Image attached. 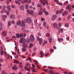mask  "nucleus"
I'll use <instances>...</instances> for the list:
<instances>
[{
  "instance_id": "nucleus-1",
  "label": "nucleus",
  "mask_w": 74,
  "mask_h": 74,
  "mask_svg": "<svg viewBox=\"0 0 74 74\" xmlns=\"http://www.w3.org/2000/svg\"><path fill=\"white\" fill-rule=\"evenodd\" d=\"M23 21H22V23L21 22V21H20L18 22H17L16 23V25L17 26L20 25L21 26H25V24L23 23Z\"/></svg>"
},
{
  "instance_id": "nucleus-2",
  "label": "nucleus",
  "mask_w": 74,
  "mask_h": 74,
  "mask_svg": "<svg viewBox=\"0 0 74 74\" xmlns=\"http://www.w3.org/2000/svg\"><path fill=\"white\" fill-rule=\"evenodd\" d=\"M24 22L25 23H27V22L28 23H30L32 22V21L31 18L30 17H28L26 19H25L24 20Z\"/></svg>"
},
{
  "instance_id": "nucleus-3",
  "label": "nucleus",
  "mask_w": 74,
  "mask_h": 74,
  "mask_svg": "<svg viewBox=\"0 0 74 74\" xmlns=\"http://www.w3.org/2000/svg\"><path fill=\"white\" fill-rule=\"evenodd\" d=\"M29 40L30 42H32L35 40V38L33 34L31 35L29 37Z\"/></svg>"
},
{
  "instance_id": "nucleus-4",
  "label": "nucleus",
  "mask_w": 74,
  "mask_h": 74,
  "mask_svg": "<svg viewBox=\"0 0 74 74\" xmlns=\"http://www.w3.org/2000/svg\"><path fill=\"white\" fill-rule=\"evenodd\" d=\"M16 36L17 38H20L21 37H22L23 36V34L21 33L20 34H16Z\"/></svg>"
},
{
  "instance_id": "nucleus-5",
  "label": "nucleus",
  "mask_w": 74,
  "mask_h": 74,
  "mask_svg": "<svg viewBox=\"0 0 74 74\" xmlns=\"http://www.w3.org/2000/svg\"><path fill=\"white\" fill-rule=\"evenodd\" d=\"M27 13L28 14H30L31 15H33L34 14V11L33 10H31L30 11L29 10H27Z\"/></svg>"
},
{
  "instance_id": "nucleus-6",
  "label": "nucleus",
  "mask_w": 74,
  "mask_h": 74,
  "mask_svg": "<svg viewBox=\"0 0 74 74\" xmlns=\"http://www.w3.org/2000/svg\"><path fill=\"white\" fill-rule=\"evenodd\" d=\"M36 38L37 39V40H38V41H39V44L40 45H41L42 44V38H40H40L38 37V36H37L36 37Z\"/></svg>"
},
{
  "instance_id": "nucleus-7",
  "label": "nucleus",
  "mask_w": 74,
  "mask_h": 74,
  "mask_svg": "<svg viewBox=\"0 0 74 74\" xmlns=\"http://www.w3.org/2000/svg\"><path fill=\"white\" fill-rule=\"evenodd\" d=\"M25 38H21L19 40V42L20 43H23V44L25 43Z\"/></svg>"
},
{
  "instance_id": "nucleus-8",
  "label": "nucleus",
  "mask_w": 74,
  "mask_h": 74,
  "mask_svg": "<svg viewBox=\"0 0 74 74\" xmlns=\"http://www.w3.org/2000/svg\"><path fill=\"white\" fill-rule=\"evenodd\" d=\"M45 10V9H42L41 10V11L44 12L46 15L47 16L49 15V13L47 12H46Z\"/></svg>"
},
{
  "instance_id": "nucleus-9",
  "label": "nucleus",
  "mask_w": 74,
  "mask_h": 74,
  "mask_svg": "<svg viewBox=\"0 0 74 74\" xmlns=\"http://www.w3.org/2000/svg\"><path fill=\"white\" fill-rule=\"evenodd\" d=\"M10 18L14 20L15 19V16L14 14H11L10 16Z\"/></svg>"
},
{
  "instance_id": "nucleus-10",
  "label": "nucleus",
  "mask_w": 74,
  "mask_h": 74,
  "mask_svg": "<svg viewBox=\"0 0 74 74\" xmlns=\"http://www.w3.org/2000/svg\"><path fill=\"white\" fill-rule=\"evenodd\" d=\"M7 33L5 31H3L2 32V35L3 36H5L7 35Z\"/></svg>"
},
{
  "instance_id": "nucleus-11",
  "label": "nucleus",
  "mask_w": 74,
  "mask_h": 74,
  "mask_svg": "<svg viewBox=\"0 0 74 74\" xmlns=\"http://www.w3.org/2000/svg\"><path fill=\"white\" fill-rule=\"evenodd\" d=\"M57 17V15H55L53 16V17H52L51 19L52 21H54L55 20V18Z\"/></svg>"
},
{
  "instance_id": "nucleus-12",
  "label": "nucleus",
  "mask_w": 74,
  "mask_h": 74,
  "mask_svg": "<svg viewBox=\"0 0 74 74\" xmlns=\"http://www.w3.org/2000/svg\"><path fill=\"white\" fill-rule=\"evenodd\" d=\"M40 55H41V56H40V57L42 58L43 57L44 54V53L43 51H41L40 52Z\"/></svg>"
},
{
  "instance_id": "nucleus-13",
  "label": "nucleus",
  "mask_w": 74,
  "mask_h": 74,
  "mask_svg": "<svg viewBox=\"0 0 74 74\" xmlns=\"http://www.w3.org/2000/svg\"><path fill=\"white\" fill-rule=\"evenodd\" d=\"M71 5H68V6L66 7V8L67 9H68L69 10V12H70L71 10Z\"/></svg>"
},
{
  "instance_id": "nucleus-14",
  "label": "nucleus",
  "mask_w": 74,
  "mask_h": 74,
  "mask_svg": "<svg viewBox=\"0 0 74 74\" xmlns=\"http://www.w3.org/2000/svg\"><path fill=\"white\" fill-rule=\"evenodd\" d=\"M22 46L25 48H27L28 47L27 45L25 43L23 44Z\"/></svg>"
},
{
  "instance_id": "nucleus-15",
  "label": "nucleus",
  "mask_w": 74,
  "mask_h": 74,
  "mask_svg": "<svg viewBox=\"0 0 74 74\" xmlns=\"http://www.w3.org/2000/svg\"><path fill=\"white\" fill-rule=\"evenodd\" d=\"M32 71L33 72H37V71H36V69L34 68H32Z\"/></svg>"
},
{
  "instance_id": "nucleus-16",
  "label": "nucleus",
  "mask_w": 74,
  "mask_h": 74,
  "mask_svg": "<svg viewBox=\"0 0 74 74\" xmlns=\"http://www.w3.org/2000/svg\"><path fill=\"white\" fill-rule=\"evenodd\" d=\"M12 69L15 71H16L17 70V68L16 67V65H15L12 67Z\"/></svg>"
},
{
  "instance_id": "nucleus-17",
  "label": "nucleus",
  "mask_w": 74,
  "mask_h": 74,
  "mask_svg": "<svg viewBox=\"0 0 74 74\" xmlns=\"http://www.w3.org/2000/svg\"><path fill=\"white\" fill-rule=\"evenodd\" d=\"M49 73H50V74H54V73H53V70H49Z\"/></svg>"
},
{
  "instance_id": "nucleus-18",
  "label": "nucleus",
  "mask_w": 74,
  "mask_h": 74,
  "mask_svg": "<svg viewBox=\"0 0 74 74\" xmlns=\"http://www.w3.org/2000/svg\"><path fill=\"white\" fill-rule=\"evenodd\" d=\"M69 12L67 11H65L62 14V15L64 16L65 14H67Z\"/></svg>"
},
{
  "instance_id": "nucleus-19",
  "label": "nucleus",
  "mask_w": 74,
  "mask_h": 74,
  "mask_svg": "<svg viewBox=\"0 0 74 74\" xmlns=\"http://www.w3.org/2000/svg\"><path fill=\"white\" fill-rule=\"evenodd\" d=\"M14 63H17V64H18L19 63V61L16 60H14Z\"/></svg>"
},
{
  "instance_id": "nucleus-20",
  "label": "nucleus",
  "mask_w": 74,
  "mask_h": 74,
  "mask_svg": "<svg viewBox=\"0 0 74 74\" xmlns=\"http://www.w3.org/2000/svg\"><path fill=\"white\" fill-rule=\"evenodd\" d=\"M42 9H41V11H39V12H38V15H42L43 14V13L42 12V11H41V10H42Z\"/></svg>"
},
{
  "instance_id": "nucleus-21",
  "label": "nucleus",
  "mask_w": 74,
  "mask_h": 74,
  "mask_svg": "<svg viewBox=\"0 0 74 74\" xmlns=\"http://www.w3.org/2000/svg\"><path fill=\"white\" fill-rule=\"evenodd\" d=\"M20 9L21 10H23L24 8V5H22L20 7Z\"/></svg>"
},
{
  "instance_id": "nucleus-22",
  "label": "nucleus",
  "mask_w": 74,
  "mask_h": 74,
  "mask_svg": "<svg viewBox=\"0 0 74 74\" xmlns=\"http://www.w3.org/2000/svg\"><path fill=\"white\" fill-rule=\"evenodd\" d=\"M58 24L56 23H55L53 24V27L54 28H56Z\"/></svg>"
},
{
  "instance_id": "nucleus-23",
  "label": "nucleus",
  "mask_w": 74,
  "mask_h": 74,
  "mask_svg": "<svg viewBox=\"0 0 74 74\" xmlns=\"http://www.w3.org/2000/svg\"><path fill=\"white\" fill-rule=\"evenodd\" d=\"M7 8L8 10H11V7L9 5H8L7 6Z\"/></svg>"
},
{
  "instance_id": "nucleus-24",
  "label": "nucleus",
  "mask_w": 74,
  "mask_h": 74,
  "mask_svg": "<svg viewBox=\"0 0 74 74\" xmlns=\"http://www.w3.org/2000/svg\"><path fill=\"white\" fill-rule=\"evenodd\" d=\"M57 3L58 5H60L61 6H62L63 5L61 3H60L59 1H57Z\"/></svg>"
},
{
  "instance_id": "nucleus-25",
  "label": "nucleus",
  "mask_w": 74,
  "mask_h": 74,
  "mask_svg": "<svg viewBox=\"0 0 74 74\" xmlns=\"http://www.w3.org/2000/svg\"><path fill=\"white\" fill-rule=\"evenodd\" d=\"M29 63H28L27 64H26V65H25V69L26 70V69L27 68V67H28V66L29 65Z\"/></svg>"
},
{
  "instance_id": "nucleus-26",
  "label": "nucleus",
  "mask_w": 74,
  "mask_h": 74,
  "mask_svg": "<svg viewBox=\"0 0 74 74\" xmlns=\"http://www.w3.org/2000/svg\"><path fill=\"white\" fill-rule=\"evenodd\" d=\"M37 6L38 7H39L40 8H42V5L40 4H38Z\"/></svg>"
},
{
  "instance_id": "nucleus-27",
  "label": "nucleus",
  "mask_w": 74,
  "mask_h": 74,
  "mask_svg": "<svg viewBox=\"0 0 74 74\" xmlns=\"http://www.w3.org/2000/svg\"><path fill=\"white\" fill-rule=\"evenodd\" d=\"M26 50V48H25V47H23L22 49V51L24 52Z\"/></svg>"
},
{
  "instance_id": "nucleus-28",
  "label": "nucleus",
  "mask_w": 74,
  "mask_h": 74,
  "mask_svg": "<svg viewBox=\"0 0 74 74\" xmlns=\"http://www.w3.org/2000/svg\"><path fill=\"white\" fill-rule=\"evenodd\" d=\"M43 25L44 27L46 26L47 23L45 22L44 21L43 23Z\"/></svg>"
},
{
  "instance_id": "nucleus-29",
  "label": "nucleus",
  "mask_w": 74,
  "mask_h": 74,
  "mask_svg": "<svg viewBox=\"0 0 74 74\" xmlns=\"http://www.w3.org/2000/svg\"><path fill=\"white\" fill-rule=\"evenodd\" d=\"M42 0H40V1H39V2L40 3H41L43 5H46L45 3H43V2H42Z\"/></svg>"
},
{
  "instance_id": "nucleus-30",
  "label": "nucleus",
  "mask_w": 74,
  "mask_h": 74,
  "mask_svg": "<svg viewBox=\"0 0 74 74\" xmlns=\"http://www.w3.org/2000/svg\"><path fill=\"white\" fill-rule=\"evenodd\" d=\"M68 3L69 2L68 1H66V2H65L64 3V5L65 6L66 5V6Z\"/></svg>"
},
{
  "instance_id": "nucleus-31",
  "label": "nucleus",
  "mask_w": 74,
  "mask_h": 74,
  "mask_svg": "<svg viewBox=\"0 0 74 74\" xmlns=\"http://www.w3.org/2000/svg\"><path fill=\"white\" fill-rule=\"evenodd\" d=\"M48 40H49V42L50 43H51V41L52 40V38H49L48 39Z\"/></svg>"
},
{
  "instance_id": "nucleus-32",
  "label": "nucleus",
  "mask_w": 74,
  "mask_h": 74,
  "mask_svg": "<svg viewBox=\"0 0 74 74\" xmlns=\"http://www.w3.org/2000/svg\"><path fill=\"white\" fill-rule=\"evenodd\" d=\"M34 62L35 63V64L36 65H38L37 64H38V62H37L36 60H34Z\"/></svg>"
},
{
  "instance_id": "nucleus-33",
  "label": "nucleus",
  "mask_w": 74,
  "mask_h": 74,
  "mask_svg": "<svg viewBox=\"0 0 74 74\" xmlns=\"http://www.w3.org/2000/svg\"><path fill=\"white\" fill-rule=\"evenodd\" d=\"M65 26L66 27H69V24L68 23H66L65 24Z\"/></svg>"
},
{
  "instance_id": "nucleus-34",
  "label": "nucleus",
  "mask_w": 74,
  "mask_h": 74,
  "mask_svg": "<svg viewBox=\"0 0 74 74\" xmlns=\"http://www.w3.org/2000/svg\"><path fill=\"white\" fill-rule=\"evenodd\" d=\"M11 22L9 21L8 23V25L9 26H10L11 25Z\"/></svg>"
},
{
  "instance_id": "nucleus-35",
  "label": "nucleus",
  "mask_w": 74,
  "mask_h": 74,
  "mask_svg": "<svg viewBox=\"0 0 74 74\" xmlns=\"http://www.w3.org/2000/svg\"><path fill=\"white\" fill-rule=\"evenodd\" d=\"M71 15H69L67 17V19L68 20H69V19H70L71 18Z\"/></svg>"
},
{
  "instance_id": "nucleus-36",
  "label": "nucleus",
  "mask_w": 74,
  "mask_h": 74,
  "mask_svg": "<svg viewBox=\"0 0 74 74\" xmlns=\"http://www.w3.org/2000/svg\"><path fill=\"white\" fill-rule=\"evenodd\" d=\"M0 53L1 55H3V51H1H1L0 50Z\"/></svg>"
},
{
  "instance_id": "nucleus-37",
  "label": "nucleus",
  "mask_w": 74,
  "mask_h": 74,
  "mask_svg": "<svg viewBox=\"0 0 74 74\" xmlns=\"http://www.w3.org/2000/svg\"><path fill=\"white\" fill-rule=\"evenodd\" d=\"M60 32L61 33H63V29L62 28L60 29Z\"/></svg>"
},
{
  "instance_id": "nucleus-38",
  "label": "nucleus",
  "mask_w": 74,
  "mask_h": 74,
  "mask_svg": "<svg viewBox=\"0 0 74 74\" xmlns=\"http://www.w3.org/2000/svg\"><path fill=\"white\" fill-rule=\"evenodd\" d=\"M25 7H26V9H27L29 8V6L27 4H26L25 5Z\"/></svg>"
},
{
  "instance_id": "nucleus-39",
  "label": "nucleus",
  "mask_w": 74,
  "mask_h": 74,
  "mask_svg": "<svg viewBox=\"0 0 74 74\" xmlns=\"http://www.w3.org/2000/svg\"><path fill=\"white\" fill-rule=\"evenodd\" d=\"M41 20L42 21H43L45 19V18H42V17H41Z\"/></svg>"
},
{
  "instance_id": "nucleus-40",
  "label": "nucleus",
  "mask_w": 74,
  "mask_h": 74,
  "mask_svg": "<svg viewBox=\"0 0 74 74\" xmlns=\"http://www.w3.org/2000/svg\"><path fill=\"white\" fill-rule=\"evenodd\" d=\"M48 69H54V68H52L51 67H48Z\"/></svg>"
},
{
  "instance_id": "nucleus-41",
  "label": "nucleus",
  "mask_w": 74,
  "mask_h": 74,
  "mask_svg": "<svg viewBox=\"0 0 74 74\" xmlns=\"http://www.w3.org/2000/svg\"><path fill=\"white\" fill-rule=\"evenodd\" d=\"M2 73L3 74H7L4 71H2Z\"/></svg>"
},
{
  "instance_id": "nucleus-42",
  "label": "nucleus",
  "mask_w": 74,
  "mask_h": 74,
  "mask_svg": "<svg viewBox=\"0 0 74 74\" xmlns=\"http://www.w3.org/2000/svg\"><path fill=\"white\" fill-rule=\"evenodd\" d=\"M28 1V0H27L26 1H23V2H22L21 3H27V2Z\"/></svg>"
},
{
  "instance_id": "nucleus-43",
  "label": "nucleus",
  "mask_w": 74,
  "mask_h": 74,
  "mask_svg": "<svg viewBox=\"0 0 74 74\" xmlns=\"http://www.w3.org/2000/svg\"><path fill=\"white\" fill-rule=\"evenodd\" d=\"M33 44L32 43L30 44V46L31 47H33Z\"/></svg>"
},
{
  "instance_id": "nucleus-44",
  "label": "nucleus",
  "mask_w": 74,
  "mask_h": 74,
  "mask_svg": "<svg viewBox=\"0 0 74 74\" xmlns=\"http://www.w3.org/2000/svg\"><path fill=\"white\" fill-rule=\"evenodd\" d=\"M37 67L38 69H40V66H39V65H37Z\"/></svg>"
},
{
  "instance_id": "nucleus-45",
  "label": "nucleus",
  "mask_w": 74,
  "mask_h": 74,
  "mask_svg": "<svg viewBox=\"0 0 74 74\" xmlns=\"http://www.w3.org/2000/svg\"><path fill=\"white\" fill-rule=\"evenodd\" d=\"M38 36H41V34L39 32L38 33Z\"/></svg>"
},
{
  "instance_id": "nucleus-46",
  "label": "nucleus",
  "mask_w": 74,
  "mask_h": 74,
  "mask_svg": "<svg viewBox=\"0 0 74 74\" xmlns=\"http://www.w3.org/2000/svg\"><path fill=\"white\" fill-rule=\"evenodd\" d=\"M21 29L22 31H24L25 29V27H22V28H21Z\"/></svg>"
},
{
  "instance_id": "nucleus-47",
  "label": "nucleus",
  "mask_w": 74,
  "mask_h": 74,
  "mask_svg": "<svg viewBox=\"0 0 74 74\" xmlns=\"http://www.w3.org/2000/svg\"><path fill=\"white\" fill-rule=\"evenodd\" d=\"M37 50V48L36 47H35L34 48V51H36Z\"/></svg>"
},
{
  "instance_id": "nucleus-48",
  "label": "nucleus",
  "mask_w": 74,
  "mask_h": 74,
  "mask_svg": "<svg viewBox=\"0 0 74 74\" xmlns=\"http://www.w3.org/2000/svg\"><path fill=\"white\" fill-rule=\"evenodd\" d=\"M49 35H50V34L49 33H47L46 35V37L48 36H49Z\"/></svg>"
},
{
  "instance_id": "nucleus-49",
  "label": "nucleus",
  "mask_w": 74,
  "mask_h": 74,
  "mask_svg": "<svg viewBox=\"0 0 74 74\" xmlns=\"http://www.w3.org/2000/svg\"><path fill=\"white\" fill-rule=\"evenodd\" d=\"M56 13L57 14H58V13H59V11H56Z\"/></svg>"
},
{
  "instance_id": "nucleus-50",
  "label": "nucleus",
  "mask_w": 74,
  "mask_h": 74,
  "mask_svg": "<svg viewBox=\"0 0 74 74\" xmlns=\"http://www.w3.org/2000/svg\"><path fill=\"white\" fill-rule=\"evenodd\" d=\"M11 8H16V7L14 6L13 5H12L11 6Z\"/></svg>"
},
{
  "instance_id": "nucleus-51",
  "label": "nucleus",
  "mask_w": 74,
  "mask_h": 74,
  "mask_svg": "<svg viewBox=\"0 0 74 74\" xmlns=\"http://www.w3.org/2000/svg\"><path fill=\"white\" fill-rule=\"evenodd\" d=\"M11 22L12 24H15V22L14 20L12 21Z\"/></svg>"
},
{
  "instance_id": "nucleus-52",
  "label": "nucleus",
  "mask_w": 74,
  "mask_h": 74,
  "mask_svg": "<svg viewBox=\"0 0 74 74\" xmlns=\"http://www.w3.org/2000/svg\"><path fill=\"white\" fill-rule=\"evenodd\" d=\"M20 68H21L22 67V65H19L18 66Z\"/></svg>"
},
{
  "instance_id": "nucleus-53",
  "label": "nucleus",
  "mask_w": 74,
  "mask_h": 74,
  "mask_svg": "<svg viewBox=\"0 0 74 74\" xmlns=\"http://www.w3.org/2000/svg\"><path fill=\"white\" fill-rule=\"evenodd\" d=\"M44 2L46 3L48 2V1L46 0H42Z\"/></svg>"
},
{
  "instance_id": "nucleus-54",
  "label": "nucleus",
  "mask_w": 74,
  "mask_h": 74,
  "mask_svg": "<svg viewBox=\"0 0 74 74\" xmlns=\"http://www.w3.org/2000/svg\"><path fill=\"white\" fill-rule=\"evenodd\" d=\"M60 26H58L57 27V29H59L60 28Z\"/></svg>"
},
{
  "instance_id": "nucleus-55",
  "label": "nucleus",
  "mask_w": 74,
  "mask_h": 74,
  "mask_svg": "<svg viewBox=\"0 0 74 74\" xmlns=\"http://www.w3.org/2000/svg\"><path fill=\"white\" fill-rule=\"evenodd\" d=\"M1 25L3 27L4 26L3 25H2V23L1 22H0V26Z\"/></svg>"
},
{
  "instance_id": "nucleus-56",
  "label": "nucleus",
  "mask_w": 74,
  "mask_h": 74,
  "mask_svg": "<svg viewBox=\"0 0 74 74\" xmlns=\"http://www.w3.org/2000/svg\"><path fill=\"white\" fill-rule=\"evenodd\" d=\"M44 71L45 72H47L48 71V70H47V69H44Z\"/></svg>"
},
{
  "instance_id": "nucleus-57",
  "label": "nucleus",
  "mask_w": 74,
  "mask_h": 74,
  "mask_svg": "<svg viewBox=\"0 0 74 74\" xmlns=\"http://www.w3.org/2000/svg\"><path fill=\"white\" fill-rule=\"evenodd\" d=\"M3 28L1 27L0 26V31H1L3 30Z\"/></svg>"
},
{
  "instance_id": "nucleus-58",
  "label": "nucleus",
  "mask_w": 74,
  "mask_h": 74,
  "mask_svg": "<svg viewBox=\"0 0 74 74\" xmlns=\"http://www.w3.org/2000/svg\"><path fill=\"white\" fill-rule=\"evenodd\" d=\"M32 66L33 67L32 68H35V65L33 64H32Z\"/></svg>"
},
{
  "instance_id": "nucleus-59",
  "label": "nucleus",
  "mask_w": 74,
  "mask_h": 74,
  "mask_svg": "<svg viewBox=\"0 0 74 74\" xmlns=\"http://www.w3.org/2000/svg\"><path fill=\"white\" fill-rule=\"evenodd\" d=\"M11 56H9V55H8V58L9 59H10V58Z\"/></svg>"
},
{
  "instance_id": "nucleus-60",
  "label": "nucleus",
  "mask_w": 74,
  "mask_h": 74,
  "mask_svg": "<svg viewBox=\"0 0 74 74\" xmlns=\"http://www.w3.org/2000/svg\"><path fill=\"white\" fill-rule=\"evenodd\" d=\"M36 53H33V54L32 55V56H35L36 55Z\"/></svg>"
},
{
  "instance_id": "nucleus-61",
  "label": "nucleus",
  "mask_w": 74,
  "mask_h": 74,
  "mask_svg": "<svg viewBox=\"0 0 74 74\" xmlns=\"http://www.w3.org/2000/svg\"><path fill=\"white\" fill-rule=\"evenodd\" d=\"M49 54V53H47L45 55V56H48Z\"/></svg>"
},
{
  "instance_id": "nucleus-62",
  "label": "nucleus",
  "mask_w": 74,
  "mask_h": 74,
  "mask_svg": "<svg viewBox=\"0 0 74 74\" xmlns=\"http://www.w3.org/2000/svg\"><path fill=\"white\" fill-rule=\"evenodd\" d=\"M37 20H35L34 21V22L35 23H37Z\"/></svg>"
},
{
  "instance_id": "nucleus-63",
  "label": "nucleus",
  "mask_w": 74,
  "mask_h": 74,
  "mask_svg": "<svg viewBox=\"0 0 74 74\" xmlns=\"http://www.w3.org/2000/svg\"><path fill=\"white\" fill-rule=\"evenodd\" d=\"M50 51L51 52H52L54 51V49H51L50 50Z\"/></svg>"
},
{
  "instance_id": "nucleus-64",
  "label": "nucleus",
  "mask_w": 74,
  "mask_h": 74,
  "mask_svg": "<svg viewBox=\"0 0 74 74\" xmlns=\"http://www.w3.org/2000/svg\"><path fill=\"white\" fill-rule=\"evenodd\" d=\"M63 73H64L65 74H66L68 73L67 72H65V71H63Z\"/></svg>"
}]
</instances>
